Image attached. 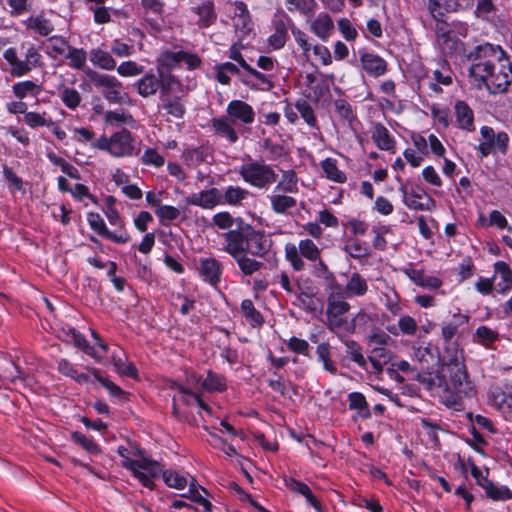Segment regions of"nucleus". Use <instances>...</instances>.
Wrapping results in <instances>:
<instances>
[{"instance_id": "obj_5", "label": "nucleus", "mask_w": 512, "mask_h": 512, "mask_svg": "<svg viewBox=\"0 0 512 512\" xmlns=\"http://www.w3.org/2000/svg\"><path fill=\"white\" fill-rule=\"evenodd\" d=\"M242 179L253 187L266 189L278 179V174L264 162L250 160L239 169Z\"/></svg>"}, {"instance_id": "obj_42", "label": "nucleus", "mask_w": 512, "mask_h": 512, "mask_svg": "<svg viewBox=\"0 0 512 512\" xmlns=\"http://www.w3.org/2000/svg\"><path fill=\"white\" fill-rule=\"evenodd\" d=\"M90 61L105 70H114L116 67V61L112 55L102 49H93L90 53Z\"/></svg>"}, {"instance_id": "obj_6", "label": "nucleus", "mask_w": 512, "mask_h": 512, "mask_svg": "<svg viewBox=\"0 0 512 512\" xmlns=\"http://www.w3.org/2000/svg\"><path fill=\"white\" fill-rule=\"evenodd\" d=\"M122 467L132 472L139 482L150 490L154 489L153 479L162 474L163 470L159 462L143 457L140 460L122 461Z\"/></svg>"}, {"instance_id": "obj_39", "label": "nucleus", "mask_w": 512, "mask_h": 512, "mask_svg": "<svg viewBox=\"0 0 512 512\" xmlns=\"http://www.w3.org/2000/svg\"><path fill=\"white\" fill-rule=\"evenodd\" d=\"M483 489L486 496L493 501L512 499V491L507 486H496L492 481H485Z\"/></svg>"}, {"instance_id": "obj_58", "label": "nucleus", "mask_w": 512, "mask_h": 512, "mask_svg": "<svg viewBox=\"0 0 512 512\" xmlns=\"http://www.w3.org/2000/svg\"><path fill=\"white\" fill-rule=\"evenodd\" d=\"M60 98L69 109H76L81 102V95L75 88L64 87L60 92Z\"/></svg>"}, {"instance_id": "obj_48", "label": "nucleus", "mask_w": 512, "mask_h": 512, "mask_svg": "<svg viewBox=\"0 0 512 512\" xmlns=\"http://www.w3.org/2000/svg\"><path fill=\"white\" fill-rule=\"evenodd\" d=\"M297 183L298 177L296 172L294 170H287L283 172L282 178L276 185L275 190L284 193H296L298 191Z\"/></svg>"}, {"instance_id": "obj_7", "label": "nucleus", "mask_w": 512, "mask_h": 512, "mask_svg": "<svg viewBox=\"0 0 512 512\" xmlns=\"http://www.w3.org/2000/svg\"><path fill=\"white\" fill-rule=\"evenodd\" d=\"M85 74L97 88H102V94L106 100L117 104L123 103L127 94L121 92L123 85L116 77L101 74L90 68L85 71Z\"/></svg>"}, {"instance_id": "obj_45", "label": "nucleus", "mask_w": 512, "mask_h": 512, "mask_svg": "<svg viewBox=\"0 0 512 512\" xmlns=\"http://www.w3.org/2000/svg\"><path fill=\"white\" fill-rule=\"evenodd\" d=\"M343 249L355 259L366 257L370 253L368 245L357 238L346 239Z\"/></svg>"}, {"instance_id": "obj_49", "label": "nucleus", "mask_w": 512, "mask_h": 512, "mask_svg": "<svg viewBox=\"0 0 512 512\" xmlns=\"http://www.w3.org/2000/svg\"><path fill=\"white\" fill-rule=\"evenodd\" d=\"M202 387L209 392H222L227 387L226 378L223 375L217 374L209 370L207 372V377L202 383Z\"/></svg>"}, {"instance_id": "obj_35", "label": "nucleus", "mask_w": 512, "mask_h": 512, "mask_svg": "<svg viewBox=\"0 0 512 512\" xmlns=\"http://www.w3.org/2000/svg\"><path fill=\"white\" fill-rule=\"evenodd\" d=\"M181 50L177 52L165 51L157 60V73H171V69L181 62Z\"/></svg>"}, {"instance_id": "obj_54", "label": "nucleus", "mask_w": 512, "mask_h": 512, "mask_svg": "<svg viewBox=\"0 0 512 512\" xmlns=\"http://www.w3.org/2000/svg\"><path fill=\"white\" fill-rule=\"evenodd\" d=\"M496 14V6L492 0H477L475 15L486 21H491Z\"/></svg>"}, {"instance_id": "obj_61", "label": "nucleus", "mask_w": 512, "mask_h": 512, "mask_svg": "<svg viewBox=\"0 0 512 512\" xmlns=\"http://www.w3.org/2000/svg\"><path fill=\"white\" fill-rule=\"evenodd\" d=\"M475 336L478 338V341L486 347H489L499 338L498 332L484 325L476 329Z\"/></svg>"}, {"instance_id": "obj_24", "label": "nucleus", "mask_w": 512, "mask_h": 512, "mask_svg": "<svg viewBox=\"0 0 512 512\" xmlns=\"http://www.w3.org/2000/svg\"><path fill=\"white\" fill-rule=\"evenodd\" d=\"M286 486L292 490L303 495L309 505H311L317 512H323L321 502L314 496L309 486L301 481L294 478L285 479Z\"/></svg>"}, {"instance_id": "obj_43", "label": "nucleus", "mask_w": 512, "mask_h": 512, "mask_svg": "<svg viewBox=\"0 0 512 512\" xmlns=\"http://www.w3.org/2000/svg\"><path fill=\"white\" fill-rule=\"evenodd\" d=\"M495 64H471L469 68V76L473 78L477 82V86L481 87L482 84L487 83L489 75H491V71H495Z\"/></svg>"}, {"instance_id": "obj_3", "label": "nucleus", "mask_w": 512, "mask_h": 512, "mask_svg": "<svg viewBox=\"0 0 512 512\" xmlns=\"http://www.w3.org/2000/svg\"><path fill=\"white\" fill-rule=\"evenodd\" d=\"M158 108L173 118L181 119L186 113L185 94L176 76H170L160 90Z\"/></svg>"}, {"instance_id": "obj_14", "label": "nucleus", "mask_w": 512, "mask_h": 512, "mask_svg": "<svg viewBox=\"0 0 512 512\" xmlns=\"http://www.w3.org/2000/svg\"><path fill=\"white\" fill-rule=\"evenodd\" d=\"M396 180L400 183L399 191L403 195V203L412 210L424 211L430 210V204L434 205V200L426 196L427 202L423 203L420 201L424 197V194L417 192L414 189L408 190L407 183L404 182L401 177L396 176Z\"/></svg>"}, {"instance_id": "obj_9", "label": "nucleus", "mask_w": 512, "mask_h": 512, "mask_svg": "<svg viewBox=\"0 0 512 512\" xmlns=\"http://www.w3.org/2000/svg\"><path fill=\"white\" fill-rule=\"evenodd\" d=\"M248 233L239 244L244 248V253L253 257L265 258L272 247V240L263 232L254 228H247Z\"/></svg>"}, {"instance_id": "obj_18", "label": "nucleus", "mask_w": 512, "mask_h": 512, "mask_svg": "<svg viewBox=\"0 0 512 512\" xmlns=\"http://www.w3.org/2000/svg\"><path fill=\"white\" fill-rule=\"evenodd\" d=\"M456 122L459 128L468 132L475 130L474 112L472 108L463 100H457L454 105Z\"/></svg>"}, {"instance_id": "obj_64", "label": "nucleus", "mask_w": 512, "mask_h": 512, "mask_svg": "<svg viewBox=\"0 0 512 512\" xmlns=\"http://www.w3.org/2000/svg\"><path fill=\"white\" fill-rule=\"evenodd\" d=\"M113 364L118 373L130 378H137V369L133 363L125 362L121 357L113 356Z\"/></svg>"}, {"instance_id": "obj_36", "label": "nucleus", "mask_w": 512, "mask_h": 512, "mask_svg": "<svg viewBox=\"0 0 512 512\" xmlns=\"http://www.w3.org/2000/svg\"><path fill=\"white\" fill-rule=\"evenodd\" d=\"M63 332L66 335V341L72 342L77 348L83 350L86 354L97 358L95 354V348L91 346L86 338L76 329L69 327L67 330L63 329Z\"/></svg>"}, {"instance_id": "obj_1", "label": "nucleus", "mask_w": 512, "mask_h": 512, "mask_svg": "<svg viewBox=\"0 0 512 512\" xmlns=\"http://www.w3.org/2000/svg\"><path fill=\"white\" fill-rule=\"evenodd\" d=\"M415 379L429 391L441 388L442 402L455 411L464 410V399L476 394L474 383L470 380L464 363L440 368L434 375L429 372H416Z\"/></svg>"}, {"instance_id": "obj_44", "label": "nucleus", "mask_w": 512, "mask_h": 512, "mask_svg": "<svg viewBox=\"0 0 512 512\" xmlns=\"http://www.w3.org/2000/svg\"><path fill=\"white\" fill-rule=\"evenodd\" d=\"M88 371L109 391L112 396L117 398H124L127 395V393L122 388L112 382L108 377L104 376L101 370L92 367L88 368Z\"/></svg>"}, {"instance_id": "obj_16", "label": "nucleus", "mask_w": 512, "mask_h": 512, "mask_svg": "<svg viewBox=\"0 0 512 512\" xmlns=\"http://www.w3.org/2000/svg\"><path fill=\"white\" fill-rule=\"evenodd\" d=\"M360 63L362 69L371 77H380L388 70L387 62L373 52H360Z\"/></svg>"}, {"instance_id": "obj_2", "label": "nucleus", "mask_w": 512, "mask_h": 512, "mask_svg": "<svg viewBox=\"0 0 512 512\" xmlns=\"http://www.w3.org/2000/svg\"><path fill=\"white\" fill-rule=\"evenodd\" d=\"M254 120L255 112L250 104L242 100H232L227 105L226 115L211 119V127L217 136L236 143L239 136L235 126L250 125Z\"/></svg>"}, {"instance_id": "obj_40", "label": "nucleus", "mask_w": 512, "mask_h": 512, "mask_svg": "<svg viewBox=\"0 0 512 512\" xmlns=\"http://www.w3.org/2000/svg\"><path fill=\"white\" fill-rule=\"evenodd\" d=\"M320 166L326 177L336 183H344L346 175L337 166V161L333 158H326L320 162Z\"/></svg>"}, {"instance_id": "obj_62", "label": "nucleus", "mask_w": 512, "mask_h": 512, "mask_svg": "<svg viewBox=\"0 0 512 512\" xmlns=\"http://www.w3.org/2000/svg\"><path fill=\"white\" fill-rule=\"evenodd\" d=\"M349 308L350 305L347 302L334 298V292L329 295L327 314L338 317L348 312Z\"/></svg>"}, {"instance_id": "obj_10", "label": "nucleus", "mask_w": 512, "mask_h": 512, "mask_svg": "<svg viewBox=\"0 0 512 512\" xmlns=\"http://www.w3.org/2000/svg\"><path fill=\"white\" fill-rule=\"evenodd\" d=\"M504 53L505 51L500 46L485 43L476 46L467 55V58L472 64H495L497 60L504 56Z\"/></svg>"}, {"instance_id": "obj_13", "label": "nucleus", "mask_w": 512, "mask_h": 512, "mask_svg": "<svg viewBox=\"0 0 512 512\" xmlns=\"http://www.w3.org/2000/svg\"><path fill=\"white\" fill-rule=\"evenodd\" d=\"M223 251L233 257L244 275H252L263 266L262 262L250 258V254L244 253V248L240 245H238L236 249L234 246H224Z\"/></svg>"}, {"instance_id": "obj_26", "label": "nucleus", "mask_w": 512, "mask_h": 512, "mask_svg": "<svg viewBox=\"0 0 512 512\" xmlns=\"http://www.w3.org/2000/svg\"><path fill=\"white\" fill-rule=\"evenodd\" d=\"M438 362L440 368L452 367L454 364L464 363L462 351L459 350L458 343L455 341L444 343L443 355L439 356Z\"/></svg>"}, {"instance_id": "obj_52", "label": "nucleus", "mask_w": 512, "mask_h": 512, "mask_svg": "<svg viewBox=\"0 0 512 512\" xmlns=\"http://www.w3.org/2000/svg\"><path fill=\"white\" fill-rule=\"evenodd\" d=\"M295 108L300 113L304 121L311 127H317V119L312 106L305 99H299L295 103Z\"/></svg>"}, {"instance_id": "obj_56", "label": "nucleus", "mask_w": 512, "mask_h": 512, "mask_svg": "<svg viewBox=\"0 0 512 512\" xmlns=\"http://www.w3.org/2000/svg\"><path fill=\"white\" fill-rule=\"evenodd\" d=\"M346 353L350 356L351 360L357 363L360 367H366V359L362 354L361 346L354 340H345Z\"/></svg>"}, {"instance_id": "obj_34", "label": "nucleus", "mask_w": 512, "mask_h": 512, "mask_svg": "<svg viewBox=\"0 0 512 512\" xmlns=\"http://www.w3.org/2000/svg\"><path fill=\"white\" fill-rule=\"evenodd\" d=\"M16 98L22 100L27 96L37 97L42 91V85L34 81L26 80L17 82L12 86Z\"/></svg>"}, {"instance_id": "obj_60", "label": "nucleus", "mask_w": 512, "mask_h": 512, "mask_svg": "<svg viewBox=\"0 0 512 512\" xmlns=\"http://www.w3.org/2000/svg\"><path fill=\"white\" fill-rule=\"evenodd\" d=\"M66 58L70 60L69 66L76 69H82L86 63L87 53L84 49L69 47Z\"/></svg>"}, {"instance_id": "obj_19", "label": "nucleus", "mask_w": 512, "mask_h": 512, "mask_svg": "<svg viewBox=\"0 0 512 512\" xmlns=\"http://www.w3.org/2000/svg\"><path fill=\"white\" fill-rule=\"evenodd\" d=\"M287 15L273 20L274 33L269 36L268 44L275 50L281 49L285 46L288 39V26L286 20Z\"/></svg>"}, {"instance_id": "obj_59", "label": "nucleus", "mask_w": 512, "mask_h": 512, "mask_svg": "<svg viewBox=\"0 0 512 512\" xmlns=\"http://www.w3.org/2000/svg\"><path fill=\"white\" fill-rule=\"evenodd\" d=\"M162 477L165 484L175 489H184L187 486V479L173 470H166L162 472Z\"/></svg>"}, {"instance_id": "obj_30", "label": "nucleus", "mask_w": 512, "mask_h": 512, "mask_svg": "<svg viewBox=\"0 0 512 512\" xmlns=\"http://www.w3.org/2000/svg\"><path fill=\"white\" fill-rule=\"evenodd\" d=\"M442 0H430L429 1V9L433 17L437 20L435 26V33L439 40H442V43L445 44L451 40V32L452 29L449 27V24L445 21H440L437 19L436 11L441 6Z\"/></svg>"}, {"instance_id": "obj_27", "label": "nucleus", "mask_w": 512, "mask_h": 512, "mask_svg": "<svg viewBox=\"0 0 512 512\" xmlns=\"http://www.w3.org/2000/svg\"><path fill=\"white\" fill-rule=\"evenodd\" d=\"M312 274L317 278L324 279L327 290L335 292L341 289V285L336 281L334 273L329 270L328 266L322 259H319L317 263L313 265Z\"/></svg>"}, {"instance_id": "obj_32", "label": "nucleus", "mask_w": 512, "mask_h": 512, "mask_svg": "<svg viewBox=\"0 0 512 512\" xmlns=\"http://www.w3.org/2000/svg\"><path fill=\"white\" fill-rule=\"evenodd\" d=\"M4 59L11 65L10 74L14 77H22L31 71L27 63L22 62L17 56L15 48H8L4 54Z\"/></svg>"}, {"instance_id": "obj_55", "label": "nucleus", "mask_w": 512, "mask_h": 512, "mask_svg": "<svg viewBox=\"0 0 512 512\" xmlns=\"http://www.w3.org/2000/svg\"><path fill=\"white\" fill-rule=\"evenodd\" d=\"M289 11H299L304 15L314 13L317 3L315 0H285Z\"/></svg>"}, {"instance_id": "obj_33", "label": "nucleus", "mask_w": 512, "mask_h": 512, "mask_svg": "<svg viewBox=\"0 0 512 512\" xmlns=\"http://www.w3.org/2000/svg\"><path fill=\"white\" fill-rule=\"evenodd\" d=\"M469 317L464 314H455L453 320L445 323L441 329V335L444 343L453 342L452 339L458 333L459 327L467 324Z\"/></svg>"}, {"instance_id": "obj_41", "label": "nucleus", "mask_w": 512, "mask_h": 512, "mask_svg": "<svg viewBox=\"0 0 512 512\" xmlns=\"http://www.w3.org/2000/svg\"><path fill=\"white\" fill-rule=\"evenodd\" d=\"M272 210L277 214H285L288 210L294 208L297 201L294 197L275 194L269 196Z\"/></svg>"}, {"instance_id": "obj_11", "label": "nucleus", "mask_w": 512, "mask_h": 512, "mask_svg": "<svg viewBox=\"0 0 512 512\" xmlns=\"http://www.w3.org/2000/svg\"><path fill=\"white\" fill-rule=\"evenodd\" d=\"M87 221L93 231L114 243L125 244L130 240V235L127 231L121 233L110 231L98 213L89 212L87 214Z\"/></svg>"}, {"instance_id": "obj_22", "label": "nucleus", "mask_w": 512, "mask_h": 512, "mask_svg": "<svg viewBox=\"0 0 512 512\" xmlns=\"http://www.w3.org/2000/svg\"><path fill=\"white\" fill-rule=\"evenodd\" d=\"M235 228L222 234L225 240V246H234L235 248L242 242L243 237L248 233L247 228H254L246 223L241 217L234 218Z\"/></svg>"}, {"instance_id": "obj_15", "label": "nucleus", "mask_w": 512, "mask_h": 512, "mask_svg": "<svg viewBox=\"0 0 512 512\" xmlns=\"http://www.w3.org/2000/svg\"><path fill=\"white\" fill-rule=\"evenodd\" d=\"M187 205L199 206L203 209H212L222 203V193L219 189L213 187L208 190H202L199 193H193L185 198Z\"/></svg>"}, {"instance_id": "obj_53", "label": "nucleus", "mask_w": 512, "mask_h": 512, "mask_svg": "<svg viewBox=\"0 0 512 512\" xmlns=\"http://www.w3.org/2000/svg\"><path fill=\"white\" fill-rule=\"evenodd\" d=\"M71 439L90 454H99L101 452L99 445L93 439L88 438L78 431L71 434Z\"/></svg>"}, {"instance_id": "obj_38", "label": "nucleus", "mask_w": 512, "mask_h": 512, "mask_svg": "<svg viewBox=\"0 0 512 512\" xmlns=\"http://www.w3.org/2000/svg\"><path fill=\"white\" fill-rule=\"evenodd\" d=\"M367 290L368 285L365 278L357 272L351 275L344 288L347 296H363L366 294Z\"/></svg>"}, {"instance_id": "obj_12", "label": "nucleus", "mask_w": 512, "mask_h": 512, "mask_svg": "<svg viewBox=\"0 0 512 512\" xmlns=\"http://www.w3.org/2000/svg\"><path fill=\"white\" fill-rule=\"evenodd\" d=\"M170 76L174 75L172 73H158V75L147 73L135 82L134 86L137 88L139 95L148 98L155 95L158 90L160 91L165 84V80Z\"/></svg>"}, {"instance_id": "obj_37", "label": "nucleus", "mask_w": 512, "mask_h": 512, "mask_svg": "<svg viewBox=\"0 0 512 512\" xmlns=\"http://www.w3.org/2000/svg\"><path fill=\"white\" fill-rule=\"evenodd\" d=\"M349 409L356 410L357 416L363 419L371 417V411L365 396L360 392H352L348 395Z\"/></svg>"}, {"instance_id": "obj_50", "label": "nucleus", "mask_w": 512, "mask_h": 512, "mask_svg": "<svg viewBox=\"0 0 512 512\" xmlns=\"http://www.w3.org/2000/svg\"><path fill=\"white\" fill-rule=\"evenodd\" d=\"M331 347L329 343L323 342L317 346L316 353L318 356V360L323 363V367L326 371L335 374L337 372V368L333 361L331 360Z\"/></svg>"}, {"instance_id": "obj_17", "label": "nucleus", "mask_w": 512, "mask_h": 512, "mask_svg": "<svg viewBox=\"0 0 512 512\" xmlns=\"http://www.w3.org/2000/svg\"><path fill=\"white\" fill-rule=\"evenodd\" d=\"M199 272L206 282L216 286L220 282L222 264L215 258L201 259Z\"/></svg>"}, {"instance_id": "obj_20", "label": "nucleus", "mask_w": 512, "mask_h": 512, "mask_svg": "<svg viewBox=\"0 0 512 512\" xmlns=\"http://www.w3.org/2000/svg\"><path fill=\"white\" fill-rule=\"evenodd\" d=\"M371 138L380 150H386L394 153L395 140L389 130L380 122L372 126Z\"/></svg>"}, {"instance_id": "obj_8", "label": "nucleus", "mask_w": 512, "mask_h": 512, "mask_svg": "<svg viewBox=\"0 0 512 512\" xmlns=\"http://www.w3.org/2000/svg\"><path fill=\"white\" fill-rule=\"evenodd\" d=\"M511 83L512 63L505 52L504 56L496 61V69L495 71H491L486 87L490 93H503L508 90Z\"/></svg>"}, {"instance_id": "obj_4", "label": "nucleus", "mask_w": 512, "mask_h": 512, "mask_svg": "<svg viewBox=\"0 0 512 512\" xmlns=\"http://www.w3.org/2000/svg\"><path fill=\"white\" fill-rule=\"evenodd\" d=\"M133 142L132 133L128 129L122 128V130L113 133L109 138L102 135L91 143V147L107 151L114 157H129L134 154Z\"/></svg>"}, {"instance_id": "obj_28", "label": "nucleus", "mask_w": 512, "mask_h": 512, "mask_svg": "<svg viewBox=\"0 0 512 512\" xmlns=\"http://www.w3.org/2000/svg\"><path fill=\"white\" fill-rule=\"evenodd\" d=\"M193 11L199 16L197 25L201 28H208L216 22L217 13L211 1L203 2L194 8Z\"/></svg>"}, {"instance_id": "obj_46", "label": "nucleus", "mask_w": 512, "mask_h": 512, "mask_svg": "<svg viewBox=\"0 0 512 512\" xmlns=\"http://www.w3.org/2000/svg\"><path fill=\"white\" fill-rule=\"evenodd\" d=\"M249 191L239 186H228L222 194V203L240 205L249 196Z\"/></svg>"}, {"instance_id": "obj_51", "label": "nucleus", "mask_w": 512, "mask_h": 512, "mask_svg": "<svg viewBox=\"0 0 512 512\" xmlns=\"http://www.w3.org/2000/svg\"><path fill=\"white\" fill-rule=\"evenodd\" d=\"M298 250L302 257L309 261H318L321 259V251L311 239L300 240Z\"/></svg>"}, {"instance_id": "obj_47", "label": "nucleus", "mask_w": 512, "mask_h": 512, "mask_svg": "<svg viewBox=\"0 0 512 512\" xmlns=\"http://www.w3.org/2000/svg\"><path fill=\"white\" fill-rule=\"evenodd\" d=\"M241 312L252 326H261L264 323L262 314L255 308L252 300L250 299L242 301Z\"/></svg>"}, {"instance_id": "obj_57", "label": "nucleus", "mask_w": 512, "mask_h": 512, "mask_svg": "<svg viewBox=\"0 0 512 512\" xmlns=\"http://www.w3.org/2000/svg\"><path fill=\"white\" fill-rule=\"evenodd\" d=\"M285 256L295 271H302L304 269L305 263L302 260L298 248L294 244H287L285 246Z\"/></svg>"}, {"instance_id": "obj_23", "label": "nucleus", "mask_w": 512, "mask_h": 512, "mask_svg": "<svg viewBox=\"0 0 512 512\" xmlns=\"http://www.w3.org/2000/svg\"><path fill=\"white\" fill-rule=\"evenodd\" d=\"M293 295L297 300V303L294 304L307 313L315 314L322 311L323 301L317 297L318 293L295 292Z\"/></svg>"}, {"instance_id": "obj_21", "label": "nucleus", "mask_w": 512, "mask_h": 512, "mask_svg": "<svg viewBox=\"0 0 512 512\" xmlns=\"http://www.w3.org/2000/svg\"><path fill=\"white\" fill-rule=\"evenodd\" d=\"M497 277L500 278V281L496 284L497 292L500 294H506L512 289V270L506 262L497 261L494 264L493 279H496Z\"/></svg>"}, {"instance_id": "obj_29", "label": "nucleus", "mask_w": 512, "mask_h": 512, "mask_svg": "<svg viewBox=\"0 0 512 512\" xmlns=\"http://www.w3.org/2000/svg\"><path fill=\"white\" fill-rule=\"evenodd\" d=\"M333 30V20L326 13L319 14L311 24V31L323 41L328 39Z\"/></svg>"}, {"instance_id": "obj_63", "label": "nucleus", "mask_w": 512, "mask_h": 512, "mask_svg": "<svg viewBox=\"0 0 512 512\" xmlns=\"http://www.w3.org/2000/svg\"><path fill=\"white\" fill-rule=\"evenodd\" d=\"M155 214L160 219V222L163 225H166V222L174 221L180 216V211L174 206L170 205H161L156 208Z\"/></svg>"}, {"instance_id": "obj_31", "label": "nucleus", "mask_w": 512, "mask_h": 512, "mask_svg": "<svg viewBox=\"0 0 512 512\" xmlns=\"http://www.w3.org/2000/svg\"><path fill=\"white\" fill-rule=\"evenodd\" d=\"M335 113L340 121L347 123L350 127L357 121V115L352 105L343 98H338L333 102Z\"/></svg>"}, {"instance_id": "obj_25", "label": "nucleus", "mask_w": 512, "mask_h": 512, "mask_svg": "<svg viewBox=\"0 0 512 512\" xmlns=\"http://www.w3.org/2000/svg\"><path fill=\"white\" fill-rule=\"evenodd\" d=\"M405 274L417 286L424 288L438 289L442 285V280L435 276L426 275L422 269L409 268L405 270Z\"/></svg>"}]
</instances>
